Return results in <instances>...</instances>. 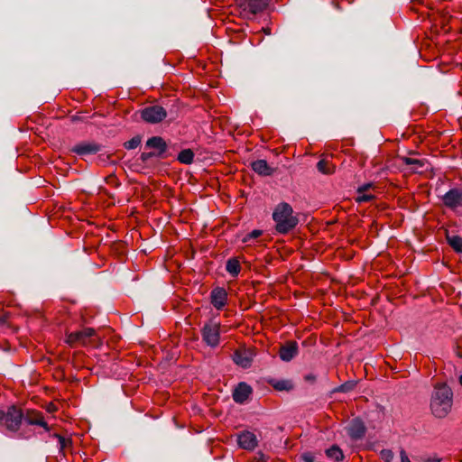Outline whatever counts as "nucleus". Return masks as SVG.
<instances>
[{
  "label": "nucleus",
  "mask_w": 462,
  "mask_h": 462,
  "mask_svg": "<svg viewBox=\"0 0 462 462\" xmlns=\"http://www.w3.org/2000/svg\"><path fill=\"white\" fill-rule=\"evenodd\" d=\"M453 393L447 384H437L431 395L430 410L435 417L444 418L451 411Z\"/></svg>",
  "instance_id": "nucleus-1"
},
{
  "label": "nucleus",
  "mask_w": 462,
  "mask_h": 462,
  "mask_svg": "<svg viewBox=\"0 0 462 462\" xmlns=\"http://www.w3.org/2000/svg\"><path fill=\"white\" fill-rule=\"evenodd\" d=\"M273 219L275 222V229L279 234H287L299 223L294 215L292 207L286 202L279 203L273 209Z\"/></svg>",
  "instance_id": "nucleus-2"
},
{
  "label": "nucleus",
  "mask_w": 462,
  "mask_h": 462,
  "mask_svg": "<svg viewBox=\"0 0 462 462\" xmlns=\"http://www.w3.org/2000/svg\"><path fill=\"white\" fill-rule=\"evenodd\" d=\"M23 414L15 406H9L6 411L0 410V423L11 432H16L20 429Z\"/></svg>",
  "instance_id": "nucleus-3"
},
{
  "label": "nucleus",
  "mask_w": 462,
  "mask_h": 462,
  "mask_svg": "<svg viewBox=\"0 0 462 462\" xmlns=\"http://www.w3.org/2000/svg\"><path fill=\"white\" fill-rule=\"evenodd\" d=\"M220 322L210 319L201 328L202 340L210 347H216L220 342Z\"/></svg>",
  "instance_id": "nucleus-4"
},
{
  "label": "nucleus",
  "mask_w": 462,
  "mask_h": 462,
  "mask_svg": "<svg viewBox=\"0 0 462 462\" xmlns=\"http://www.w3.org/2000/svg\"><path fill=\"white\" fill-rule=\"evenodd\" d=\"M271 0H236V5L241 10L243 16L249 18L263 12Z\"/></svg>",
  "instance_id": "nucleus-5"
},
{
  "label": "nucleus",
  "mask_w": 462,
  "mask_h": 462,
  "mask_svg": "<svg viewBox=\"0 0 462 462\" xmlns=\"http://www.w3.org/2000/svg\"><path fill=\"white\" fill-rule=\"evenodd\" d=\"M167 116L166 110L161 106H150L141 110V117L150 124L162 122Z\"/></svg>",
  "instance_id": "nucleus-6"
},
{
  "label": "nucleus",
  "mask_w": 462,
  "mask_h": 462,
  "mask_svg": "<svg viewBox=\"0 0 462 462\" xmlns=\"http://www.w3.org/2000/svg\"><path fill=\"white\" fill-rule=\"evenodd\" d=\"M96 334L95 329L85 328L82 330L71 332L66 337V343L73 346L77 344L87 345L89 339Z\"/></svg>",
  "instance_id": "nucleus-7"
},
{
  "label": "nucleus",
  "mask_w": 462,
  "mask_h": 462,
  "mask_svg": "<svg viewBox=\"0 0 462 462\" xmlns=\"http://www.w3.org/2000/svg\"><path fill=\"white\" fill-rule=\"evenodd\" d=\"M443 204L451 210L462 208V189L455 188L449 189L442 197Z\"/></svg>",
  "instance_id": "nucleus-8"
},
{
  "label": "nucleus",
  "mask_w": 462,
  "mask_h": 462,
  "mask_svg": "<svg viewBox=\"0 0 462 462\" xmlns=\"http://www.w3.org/2000/svg\"><path fill=\"white\" fill-rule=\"evenodd\" d=\"M237 442L240 448L246 450H253L258 443L256 436L248 430L242 431L237 435Z\"/></svg>",
  "instance_id": "nucleus-9"
},
{
  "label": "nucleus",
  "mask_w": 462,
  "mask_h": 462,
  "mask_svg": "<svg viewBox=\"0 0 462 462\" xmlns=\"http://www.w3.org/2000/svg\"><path fill=\"white\" fill-rule=\"evenodd\" d=\"M101 149L99 144L95 143H81L74 145L71 148V152L77 153L78 155L84 156L89 154H95L98 152Z\"/></svg>",
  "instance_id": "nucleus-10"
},
{
  "label": "nucleus",
  "mask_w": 462,
  "mask_h": 462,
  "mask_svg": "<svg viewBox=\"0 0 462 462\" xmlns=\"http://www.w3.org/2000/svg\"><path fill=\"white\" fill-rule=\"evenodd\" d=\"M25 422L29 425H37L42 427L45 431H50L47 422L44 420L43 415L40 411H28L23 416Z\"/></svg>",
  "instance_id": "nucleus-11"
},
{
  "label": "nucleus",
  "mask_w": 462,
  "mask_h": 462,
  "mask_svg": "<svg viewBox=\"0 0 462 462\" xmlns=\"http://www.w3.org/2000/svg\"><path fill=\"white\" fill-rule=\"evenodd\" d=\"M211 303L217 310H221L225 307L227 300V293L225 289L217 287L210 294Z\"/></svg>",
  "instance_id": "nucleus-12"
},
{
  "label": "nucleus",
  "mask_w": 462,
  "mask_h": 462,
  "mask_svg": "<svg viewBox=\"0 0 462 462\" xmlns=\"http://www.w3.org/2000/svg\"><path fill=\"white\" fill-rule=\"evenodd\" d=\"M252 393V388L245 383H239L233 392V399L236 403H244Z\"/></svg>",
  "instance_id": "nucleus-13"
},
{
  "label": "nucleus",
  "mask_w": 462,
  "mask_h": 462,
  "mask_svg": "<svg viewBox=\"0 0 462 462\" xmlns=\"http://www.w3.org/2000/svg\"><path fill=\"white\" fill-rule=\"evenodd\" d=\"M346 430L353 439H360L365 433V427L361 420L354 419L347 426Z\"/></svg>",
  "instance_id": "nucleus-14"
},
{
  "label": "nucleus",
  "mask_w": 462,
  "mask_h": 462,
  "mask_svg": "<svg viewBox=\"0 0 462 462\" xmlns=\"http://www.w3.org/2000/svg\"><path fill=\"white\" fill-rule=\"evenodd\" d=\"M298 354V344L295 341H289L280 348L279 356L282 361L289 362Z\"/></svg>",
  "instance_id": "nucleus-15"
},
{
  "label": "nucleus",
  "mask_w": 462,
  "mask_h": 462,
  "mask_svg": "<svg viewBox=\"0 0 462 462\" xmlns=\"http://www.w3.org/2000/svg\"><path fill=\"white\" fill-rule=\"evenodd\" d=\"M233 360L236 365H240L241 367L247 368L252 364L253 354L252 352L245 349L236 350L234 353Z\"/></svg>",
  "instance_id": "nucleus-16"
},
{
  "label": "nucleus",
  "mask_w": 462,
  "mask_h": 462,
  "mask_svg": "<svg viewBox=\"0 0 462 462\" xmlns=\"http://www.w3.org/2000/svg\"><path fill=\"white\" fill-rule=\"evenodd\" d=\"M253 171L261 176H271L274 172L265 160H256L251 163Z\"/></svg>",
  "instance_id": "nucleus-17"
},
{
  "label": "nucleus",
  "mask_w": 462,
  "mask_h": 462,
  "mask_svg": "<svg viewBox=\"0 0 462 462\" xmlns=\"http://www.w3.org/2000/svg\"><path fill=\"white\" fill-rule=\"evenodd\" d=\"M146 147L156 149L158 151V154L165 152L167 149L166 143L160 136H153L149 138L146 142Z\"/></svg>",
  "instance_id": "nucleus-18"
},
{
  "label": "nucleus",
  "mask_w": 462,
  "mask_h": 462,
  "mask_svg": "<svg viewBox=\"0 0 462 462\" xmlns=\"http://www.w3.org/2000/svg\"><path fill=\"white\" fill-rule=\"evenodd\" d=\"M372 188V184H365L358 188L357 196L356 198V202L365 203L369 202L374 199V196L372 194L366 193V191Z\"/></svg>",
  "instance_id": "nucleus-19"
},
{
  "label": "nucleus",
  "mask_w": 462,
  "mask_h": 462,
  "mask_svg": "<svg viewBox=\"0 0 462 462\" xmlns=\"http://www.w3.org/2000/svg\"><path fill=\"white\" fill-rule=\"evenodd\" d=\"M268 383L277 391H290L293 388V383L290 380L271 379Z\"/></svg>",
  "instance_id": "nucleus-20"
},
{
  "label": "nucleus",
  "mask_w": 462,
  "mask_h": 462,
  "mask_svg": "<svg viewBox=\"0 0 462 462\" xmlns=\"http://www.w3.org/2000/svg\"><path fill=\"white\" fill-rule=\"evenodd\" d=\"M226 270L233 277L237 276L241 270L239 261L236 258L229 259L226 262Z\"/></svg>",
  "instance_id": "nucleus-21"
},
{
  "label": "nucleus",
  "mask_w": 462,
  "mask_h": 462,
  "mask_svg": "<svg viewBox=\"0 0 462 462\" xmlns=\"http://www.w3.org/2000/svg\"><path fill=\"white\" fill-rule=\"evenodd\" d=\"M326 455L328 457L335 461H341L344 458L343 452L337 446H332L331 448H328L326 450Z\"/></svg>",
  "instance_id": "nucleus-22"
},
{
  "label": "nucleus",
  "mask_w": 462,
  "mask_h": 462,
  "mask_svg": "<svg viewBox=\"0 0 462 462\" xmlns=\"http://www.w3.org/2000/svg\"><path fill=\"white\" fill-rule=\"evenodd\" d=\"M193 159H194V152L190 149H184L178 155V161L184 164L192 163Z\"/></svg>",
  "instance_id": "nucleus-23"
},
{
  "label": "nucleus",
  "mask_w": 462,
  "mask_h": 462,
  "mask_svg": "<svg viewBox=\"0 0 462 462\" xmlns=\"http://www.w3.org/2000/svg\"><path fill=\"white\" fill-rule=\"evenodd\" d=\"M318 170L324 174H331L334 172V165L327 160H320L317 164Z\"/></svg>",
  "instance_id": "nucleus-24"
},
{
  "label": "nucleus",
  "mask_w": 462,
  "mask_h": 462,
  "mask_svg": "<svg viewBox=\"0 0 462 462\" xmlns=\"http://www.w3.org/2000/svg\"><path fill=\"white\" fill-rule=\"evenodd\" d=\"M448 242L449 245L456 251V252H462V237L458 236H447Z\"/></svg>",
  "instance_id": "nucleus-25"
},
{
  "label": "nucleus",
  "mask_w": 462,
  "mask_h": 462,
  "mask_svg": "<svg viewBox=\"0 0 462 462\" xmlns=\"http://www.w3.org/2000/svg\"><path fill=\"white\" fill-rule=\"evenodd\" d=\"M402 161L406 165L411 166L413 170H418L424 165L423 161L415 158L403 157Z\"/></svg>",
  "instance_id": "nucleus-26"
},
{
  "label": "nucleus",
  "mask_w": 462,
  "mask_h": 462,
  "mask_svg": "<svg viewBox=\"0 0 462 462\" xmlns=\"http://www.w3.org/2000/svg\"><path fill=\"white\" fill-rule=\"evenodd\" d=\"M140 143H141V137L137 135V136L133 137L129 141L125 142L124 143V146L127 150H133V149L137 148L140 145Z\"/></svg>",
  "instance_id": "nucleus-27"
},
{
  "label": "nucleus",
  "mask_w": 462,
  "mask_h": 462,
  "mask_svg": "<svg viewBox=\"0 0 462 462\" xmlns=\"http://www.w3.org/2000/svg\"><path fill=\"white\" fill-rule=\"evenodd\" d=\"M54 437L58 439L60 449H64L71 445V439H66L60 434H54Z\"/></svg>",
  "instance_id": "nucleus-28"
},
{
  "label": "nucleus",
  "mask_w": 462,
  "mask_h": 462,
  "mask_svg": "<svg viewBox=\"0 0 462 462\" xmlns=\"http://www.w3.org/2000/svg\"><path fill=\"white\" fill-rule=\"evenodd\" d=\"M354 387H355V383H354L353 382H346V383H345L341 384V385L337 389V392L346 393V392L351 391Z\"/></svg>",
  "instance_id": "nucleus-29"
},
{
  "label": "nucleus",
  "mask_w": 462,
  "mask_h": 462,
  "mask_svg": "<svg viewBox=\"0 0 462 462\" xmlns=\"http://www.w3.org/2000/svg\"><path fill=\"white\" fill-rule=\"evenodd\" d=\"M262 235V231L261 230H253L252 232H250L245 238H244V242H248L250 239L252 238H257L259 237L260 236Z\"/></svg>",
  "instance_id": "nucleus-30"
},
{
  "label": "nucleus",
  "mask_w": 462,
  "mask_h": 462,
  "mask_svg": "<svg viewBox=\"0 0 462 462\" xmlns=\"http://www.w3.org/2000/svg\"><path fill=\"white\" fill-rule=\"evenodd\" d=\"M300 458L303 462H314L315 461V456L310 452L303 453L300 456Z\"/></svg>",
  "instance_id": "nucleus-31"
},
{
  "label": "nucleus",
  "mask_w": 462,
  "mask_h": 462,
  "mask_svg": "<svg viewBox=\"0 0 462 462\" xmlns=\"http://www.w3.org/2000/svg\"><path fill=\"white\" fill-rule=\"evenodd\" d=\"M155 153L153 152H143L141 154V159L143 161V162H146L148 161L150 158H152V156H154Z\"/></svg>",
  "instance_id": "nucleus-32"
},
{
  "label": "nucleus",
  "mask_w": 462,
  "mask_h": 462,
  "mask_svg": "<svg viewBox=\"0 0 462 462\" xmlns=\"http://www.w3.org/2000/svg\"><path fill=\"white\" fill-rule=\"evenodd\" d=\"M400 455H401V462H411V460L409 459V457L404 450H402Z\"/></svg>",
  "instance_id": "nucleus-33"
},
{
  "label": "nucleus",
  "mask_w": 462,
  "mask_h": 462,
  "mask_svg": "<svg viewBox=\"0 0 462 462\" xmlns=\"http://www.w3.org/2000/svg\"><path fill=\"white\" fill-rule=\"evenodd\" d=\"M305 380L307 382L314 383L316 381V376L313 374H309L305 375Z\"/></svg>",
  "instance_id": "nucleus-34"
},
{
  "label": "nucleus",
  "mask_w": 462,
  "mask_h": 462,
  "mask_svg": "<svg viewBox=\"0 0 462 462\" xmlns=\"http://www.w3.org/2000/svg\"><path fill=\"white\" fill-rule=\"evenodd\" d=\"M7 324V318L6 317H0V328L5 326Z\"/></svg>",
  "instance_id": "nucleus-35"
},
{
  "label": "nucleus",
  "mask_w": 462,
  "mask_h": 462,
  "mask_svg": "<svg viewBox=\"0 0 462 462\" xmlns=\"http://www.w3.org/2000/svg\"><path fill=\"white\" fill-rule=\"evenodd\" d=\"M259 462H266L264 456L263 454H260Z\"/></svg>",
  "instance_id": "nucleus-36"
},
{
  "label": "nucleus",
  "mask_w": 462,
  "mask_h": 462,
  "mask_svg": "<svg viewBox=\"0 0 462 462\" xmlns=\"http://www.w3.org/2000/svg\"><path fill=\"white\" fill-rule=\"evenodd\" d=\"M458 380H459V383H460V384H461V386H462V374L459 376V379H458Z\"/></svg>",
  "instance_id": "nucleus-37"
},
{
  "label": "nucleus",
  "mask_w": 462,
  "mask_h": 462,
  "mask_svg": "<svg viewBox=\"0 0 462 462\" xmlns=\"http://www.w3.org/2000/svg\"><path fill=\"white\" fill-rule=\"evenodd\" d=\"M383 452L386 453L389 457H391V451L386 450V451H383Z\"/></svg>",
  "instance_id": "nucleus-38"
},
{
  "label": "nucleus",
  "mask_w": 462,
  "mask_h": 462,
  "mask_svg": "<svg viewBox=\"0 0 462 462\" xmlns=\"http://www.w3.org/2000/svg\"><path fill=\"white\" fill-rule=\"evenodd\" d=\"M19 437H20V438H25V437L23 435V433H21V434L19 435Z\"/></svg>",
  "instance_id": "nucleus-39"
},
{
  "label": "nucleus",
  "mask_w": 462,
  "mask_h": 462,
  "mask_svg": "<svg viewBox=\"0 0 462 462\" xmlns=\"http://www.w3.org/2000/svg\"><path fill=\"white\" fill-rule=\"evenodd\" d=\"M439 461H440V459H435V460H433V462H439Z\"/></svg>",
  "instance_id": "nucleus-40"
}]
</instances>
